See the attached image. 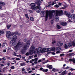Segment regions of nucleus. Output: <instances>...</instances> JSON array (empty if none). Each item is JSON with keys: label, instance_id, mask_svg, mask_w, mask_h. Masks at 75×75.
Returning a JSON list of instances; mask_svg holds the SVG:
<instances>
[{"label": "nucleus", "instance_id": "obj_23", "mask_svg": "<svg viewBox=\"0 0 75 75\" xmlns=\"http://www.w3.org/2000/svg\"><path fill=\"white\" fill-rule=\"evenodd\" d=\"M6 33L7 34H8V35H11V32L10 31H7L6 32Z\"/></svg>", "mask_w": 75, "mask_h": 75}, {"label": "nucleus", "instance_id": "obj_43", "mask_svg": "<svg viewBox=\"0 0 75 75\" xmlns=\"http://www.w3.org/2000/svg\"><path fill=\"white\" fill-rule=\"evenodd\" d=\"M38 58H35L34 59V60L35 61H38Z\"/></svg>", "mask_w": 75, "mask_h": 75}, {"label": "nucleus", "instance_id": "obj_63", "mask_svg": "<svg viewBox=\"0 0 75 75\" xmlns=\"http://www.w3.org/2000/svg\"><path fill=\"white\" fill-rule=\"evenodd\" d=\"M71 73L70 72L69 73H68V75H71Z\"/></svg>", "mask_w": 75, "mask_h": 75}, {"label": "nucleus", "instance_id": "obj_59", "mask_svg": "<svg viewBox=\"0 0 75 75\" xmlns=\"http://www.w3.org/2000/svg\"><path fill=\"white\" fill-rule=\"evenodd\" d=\"M16 60H20V59H19V58H17L16 59Z\"/></svg>", "mask_w": 75, "mask_h": 75}, {"label": "nucleus", "instance_id": "obj_4", "mask_svg": "<svg viewBox=\"0 0 75 75\" xmlns=\"http://www.w3.org/2000/svg\"><path fill=\"white\" fill-rule=\"evenodd\" d=\"M23 44V42H19L17 44L14 46V49L16 50L17 49H18V48H20L22 46V45Z\"/></svg>", "mask_w": 75, "mask_h": 75}, {"label": "nucleus", "instance_id": "obj_12", "mask_svg": "<svg viewBox=\"0 0 75 75\" xmlns=\"http://www.w3.org/2000/svg\"><path fill=\"white\" fill-rule=\"evenodd\" d=\"M47 51H48V48H43L42 49L41 51V53H44V52H47Z\"/></svg>", "mask_w": 75, "mask_h": 75}, {"label": "nucleus", "instance_id": "obj_53", "mask_svg": "<svg viewBox=\"0 0 75 75\" xmlns=\"http://www.w3.org/2000/svg\"><path fill=\"white\" fill-rule=\"evenodd\" d=\"M29 11L31 13H33V11L30 10V11Z\"/></svg>", "mask_w": 75, "mask_h": 75}, {"label": "nucleus", "instance_id": "obj_3", "mask_svg": "<svg viewBox=\"0 0 75 75\" xmlns=\"http://www.w3.org/2000/svg\"><path fill=\"white\" fill-rule=\"evenodd\" d=\"M30 45V41L28 40L26 42L25 46L23 47V49L22 50L21 52L22 54H25L26 50H28V48H29Z\"/></svg>", "mask_w": 75, "mask_h": 75}, {"label": "nucleus", "instance_id": "obj_24", "mask_svg": "<svg viewBox=\"0 0 75 75\" xmlns=\"http://www.w3.org/2000/svg\"><path fill=\"white\" fill-rule=\"evenodd\" d=\"M20 65L21 66H24V65H25V62L21 63L20 64Z\"/></svg>", "mask_w": 75, "mask_h": 75}, {"label": "nucleus", "instance_id": "obj_7", "mask_svg": "<svg viewBox=\"0 0 75 75\" xmlns=\"http://www.w3.org/2000/svg\"><path fill=\"white\" fill-rule=\"evenodd\" d=\"M10 44L11 45V46H14L15 45H16V44H17V42H16V40H12L10 42Z\"/></svg>", "mask_w": 75, "mask_h": 75}, {"label": "nucleus", "instance_id": "obj_10", "mask_svg": "<svg viewBox=\"0 0 75 75\" xmlns=\"http://www.w3.org/2000/svg\"><path fill=\"white\" fill-rule=\"evenodd\" d=\"M36 50H38V54H40V52H41V51H42V48L41 47H40L38 48V49H36Z\"/></svg>", "mask_w": 75, "mask_h": 75}, {"label": "nucleus", "instance_id": "obj_18", "mask_svg": "<svg viewBox=\"0 0 75 75\" xmlns=\"http://www.w3.org/2000/svg\"><path fill=\"white\" fill-rule=\"evenodd\" d=\"M17 39V36L16 35L13 36V40H16Z\"/></svg>", "mask_w": 75, "mask_h": 75}, {"label": "nucleus", "instance_id": "obj_32", "mask_svg": "<svg viewBox=\"0 0 75 75\" xmlns=\"http://www.w3.org/2000/svg\"><path fill=\"white\" fill-rule=\"evenodd\" d=\"M68 46L69 47H72V43H69L68 45Z\"/></svg>", "mask_w": 75, "mask_h": 75}, {"label": "nucleus", "instance_id": "obj_55", "mask_svg": "<svg viewBox=\"0 0 75 75\" xmlns=\"http://www.w3.org/2000/svg\"><path fill=\"white\" fill-rule=\"evenodd\" d=\"M26 73H27V72H26V71L23 72V74H26Z\"/></svg>", "mask_w": 75, "mask_h": 75}, {"label": "nucleus", "instance_id": "obj_1", "mask_svg": "<svg viewBox=\"0 0 75 75\" xmlns=\"http://www.w3.org/2000/svg\"><path fill=\"white\" fill-rule=\"evenodd\" d=\"M36 4L35 3H31L30 4L31 8L33 10H35L36 12L37 13H38L40 14H41L42 13L41 10L40 9V7L36 6Z\"/></svg>", "mask_w": 75, "mask_h": 75}, {"label": "nucleus", "instance_id": "obj_30", "mask_svg": "<svg viewBox=\"0 0 75 75\" xmlns=\"http://www.w3.org/2000/svg\"><path fill=\"white\" fill-rule=\"evenodd\" d=\"M55 20L56 21H58L59 20L58 17H57L55 19Z\"/></svg>", "mask_w": 75, "mask_h": 75}, {"label": "nucleus", "instance_id": "obj_27", "mask_svg": "<svg viewBox=\"0 0 75 75\" xmlns=\"http://www.w3.org/2000/svg\"><path fill=\"white\" fill-rule=\"evenodd\" d=\"M74 54V53H69L68 54V55L69 56V57H72Z\"/></svg>", "mask_w": 75, "mask_h": 75}, {"label": "nucleus", "instance_id": "obj_44", "mask_svg": "<svg viewBox=\"0 0 75 75\" xmlns=\"http://www.w3.org/2000/svg\"><path fill=\"white\" fill-rule=\"evenodd\" d=\"M60 52H61L60 51H58H58H57L56 52L57 54H59V53H60Z\"/></svg>", "mask_w": 75, "mask_h": 75}, {"label": "nucleus", "instance_id": "obj_38", "mask_svg": "<svg viewBox=\"0 0 75 75\" xmlns=\"http://www.w3.org/2000/svg\"><path fill=\"white\" fill-rule=\"evenodd\" d=\"M11 69H14L15 68V67H14V66H13L11 67Z\"/></svg>", "mask_w": 75, "mask_h": 75}, {"label": "nucleus", "instance_id": "obj_29", "mask_svg": "<svg viewBox=\"0 0 75 75\" xmlns=\"http://www.w3.org/2000/svg\"><path fill=\"white\" fill-rule=\"evenodd\" d=\"M52 71H53L54 72H56V71H59L58 70L55 69L54 68L52 70Z\"/></svg>", "mask_w": 75, "mask_h": 75}, {"label": "nucleus", "instance_id": "obj_56", "mask_svg": "<svg viewBox=\"0 0 75 75\" xmlns=\"http://www.w3.org/2000/svg\"><path fill=\"white\" fill-rule=\"evenodd\" d=\"M24 41L25 42H26V41H27V40L26 39H24Z\"/></svg>", "mask_w": 75, "mask_h": 75}, {"label": "nucleus", "instance_id": "obj_62", "mask_svg": "<svg viewBox=\"0 0 75 75\" xmlns=\"http://www.w3.org/2000/svg\"><path fill=\"white\" fill-rule=\"evenodd\" d=\"M22 71H25V69H24V68H23L22 69Z\"/></svg>", "mask_w": 75, "mask_h": 75}, {"label": "nucleus", "instance_id": "obj_39", "mask_svg": "<svg viewBox=\"0 0 75 75\" xmlns=\"http://www.w3.org/2000/svg\"><path fill=\"white\" fill-rule=\"evenodd\" d=\"M65 66H66V64H64L63 65V68L64 69H66V68H65Z\"/></svg>", "mask_w": 75, "mask_h": 75}, {"label": "nucleus", "instance_id": "obj_58", "mask_svg": "<svg viewBox=\"0 0 75 75\" xmlns=\"http://www.w3.org/2000/svg\"><path fill=\"white\" fill-rule=\"evenodd\" d=\"M38 62H41V60L40 59L38 61Z\"/></svg>", "mask_w": 75, "mask_h": 75}, {"label": "nucleus", "instance_id": "obj_48", "mask_svg": "<svg viewBox=\"0 0 75 75\" xmlns=\"http://www.w3.org/2000/svg\"><path fill=\"white\" fill-rule=\"evenodd\" d=\"M69 19L70 20H72V18L71 17V16H70V17L69 18Z\"/></svg>", "mask_w": 75, "mask_h": 75}, {"label": "nucleus", "instance_id": "obj_20", "mask_svg": "<svg viewBox=\"0 0 75 75\" xmlns=\"http://www.w3.org/2000/svg\"><path fill=\"white\" fill-rule=\"evenodd\" d=\"M71 17L73 19H75V14L71 15Z\"/></svg>", "mask_w": 75, "mask_h": 75}, {"label": "nucleus", "instance_id": "obj_13", "mask_svg": "<svg viewBox=\"0 0 75 75\" xmlns=\"http://www.w3.org/2000/svg\"><path fill=\"white\" fill-rule=\"evenodd\" d=\"M60 24L63 25V26H65L66 25V22H62L60 23Z\"/></svg>", "mask_w": 75, "mask_h": 75}, {"label": "nucleus", "instance_id": "obj_37", "mask_svg": "<svg viewBox=\"0 0 75 75\" xmlns=\"http://www.w3.org/2000/svg\"><path fill=\"white\" fill-rule=\"evenodd\" d=\"M25 16L26 18H28V19H29V17H28V14H26L25 15Z\"/></svg>", "mask_w": 75, "mask_h": 75}, {"label": "nucleus", "instance_id": "obj_26", "mask_svg": "<svg viewBox=\"0 0 75 75\" xmlns=\"http://www.w3.org/2000/svg\"><path fill=\"white\" fill-rule=\"evenodd\" d=\"M48 71V70L47 69H44L42 70V71H43V72H47Z\"/></svg>", "mask_w": 75, "mask_h": 75}, {"label": "nucleus", "instance_id": "obj_2", "mask_svg": "<svg viewBox=\"0 0 75 75\" xmlns=\"http://www.w3.org/2000/svg\"><path fill=\"white\" fill-rule=\"evenodd\" d=\"M54 11H48L47 10L46 11V15L45 17V21H47L48 20V17L50 19H51L52 18L53 16V14Z\"/></svg>", "mask_w": 75, "mask_h": 75}, {"label": "nucleus", "instance_id": "obj_34", "mask_svg": "<svg viewBox=\"0 0 75 75\" xmlns=\"http://www.w3.org/2000/svg\"><path fill=\"white\" fill-rule=\"evenodd\" d=\"M71 44H72V45H73V47H74V46H75V42H72Z\"/></svg>", "mask_w": 75, "mask_h": 75}, {"label": "nucleus", "instance_id": "obj_64", "mask_svg": "<svg viewBox=\"0 0 75 75\" xmlns=\"http://www.w3.org/2000/svg\"><path fill=\"white\" fill-rule=\"evenodd\" d=\"M37 63H38V62H37V61L34 62V64H37Z\"/></svg>", "mask_w": 75, "mask_h": 75}, {"label": "nucleus", "instance_id": "obj_21", "mask_svg": "<svg viewBox=\"0 0 75 75\" xmlns=\"http://www.w3.org/2000/svg\"><path fill=\"white\" fill-rule=\"evenodd\" d=\"M4 34V31L3 30H1L0 31V35H1V34Z\"/></svg>", "mask_w": 75, "mask_h": 75}, {"label": "nucleus", "instance_id": "obj_36", "mask_svg": "<svg viewBox=\"0 0 75 75\" xmlns=\"http://www.w3.org/2000/svg\"><path fill=\"white\" fill-rule=\"evenodd\" d=\"M54 7H57V8H58V7H59V5H58L57 4H56L54 6Z\"/></svg>", "mask_w": 75, "mask_h": 75}, {"label": "nucleus", "instance_id": "obj_45", "mask_svg": "<svg viewBox=\"0 0 75 75\" xmlns=\"http://www.w3.org/2000/svg\"><path fill=\"white\" fill-rule=\"evenodd\" d=\"M68 19H69V20H68V21H69V22H70V23H72V21H71L70 19H69V18H68Z\"/></svg>", "mask_w": 75, "mask_h": 75}, {"label": "nucleus", "instance_id": "obj_35", "mask_svg": "<svg viewBox=\"0 0 75 75\" xmlns=\"http://www.w3.org/2000/svg\"><path fill=\"white\" fill-rule=\"evenodd\" d=\"M65 72H66V71H64L63 72H62V75H65Z\"/></svg>", "mask_w": 75, "mask_h": 75}, {"label": "nucleus", "instance_id": "obj_47", "mask_svg": "<svg viewBox=\"0 0 75 75\" xmlns=\"http://www.w3.org/2000/svg\"><path fill=\"white\" fill-rule=\"evenodd\" d=\"M51 6V4H49V5L47 7H50Z\"/></svg>", "mask_w": 75, "mask_h": 75}, {"label": "nucleus", "instance_id": "obj_25", "mask_svg": "<svg viewBox=\"0 0 75 75\" xmlns=\"http://www.w3.org/2000/svg\"><path fill=\"white\" fill-rule=\"evenodd\" d=\"M57 27L58 29H61V28H62V27H60V26L59 25H57Z\"/></svg>", "mask_w": 75, "mask_h": 75}, {"label": "nucleus", "instance_id": "obj_33", "mask_svg": "<svg viewBox=\"0 0 75 75\" xmlns=\"http://www.w3.org/2000/svg\"><path fill=\"white\" fill-rule=\"evenodd\" d=\"M11 25H7V27L8 29H9V28H10V27H11Z\"/></svg>", "mask_w": 75, "mask_h": 75}, {"label": "nucleus", "instance_id": "obj_14", "mask_svg": "<svg viewBox=\"0 0 75 75\" xmlns=\"http://www.w3.org/2000/svg\"><path fill=\"white\" fill-rule=\"evenodd\" d=\"M66 16L69 18V17H71V15H70V13H68L67 11H66Z\"/></svg>", "mask_w": 75, "mask_h": 75}, {"label": "nucleus", "instance_id": "obj_5", "mask_svg": "<svg viewBox=\"0 0 75 75\" xmlns=\"http://www.w3.org/2000/svg\"><path fill=\"white\" fill-rule=\"evenodd\" d=\"M62 13H63V12L62 11L57 10L56 12V16H62Z\"/></svg>", "mask_w": 75, "mask_h": 75}, {"label": "nucleus", "instance_id": "obj_54", "mask_svg": "<svg viewBox=\"0 0 75 75\" xmlns=\"http://www.w3.org/2000/svg\"><path fill=\"white\" fill-rule=\"evenodd\" d=\"M6 45V44L3 43L2 45V47H4Z\"/></svg>", "mask_w": 75, "mask_h": 75}, {"label": "nucleus", "instance_id": "obj_17", "mask_svg": "<svg viewBox=\"0 0 75 75\" xmlns=\"http://www.w3.org/2000/svg\"><path fill=\"white\" fill-rule=\"evenodd\" d=\"M13 55L15 56H17L18 57H21V55L20 54L19 55H17L16 54V53L15 52H14V54H13Z\"/></svg>", "mask_w": 75, "mask_h": 75}, {"label": "nucleus", "instance_id": "obj_42", "mask_svg": "<svg viewBox=\"0 0 75 75\" xmlns=\"http://www.w3.org/2000/svg\"><path fill=\"white\" fill-rule=\"evenodd\" d=\"M14 34H15V35H18V32H16L14 33Z\"/></svg>", "mask_w": 75, "mask_h": 75}, {"label": "nucleus", "instance_id": "obj_41", "mask_svg": "<svg viewBox=\"0 0 75 75\" xmlns=\"http://www.w3.org/2000/svg\"><path fill=\"white\" fill-rule=\"evenodd\" d=\"M10 35H6V37H7V38H9L10 37Z\"/></svg>", "mask_w": 75, "mask_h": 75}, {"label": "nucleus", "instance_id": "obj_28", "mask_svg": "<svg viewBox=\"0 0 75 75\" xmlns=\"http://www.w3.org/2000/svg\"><path fill=\"white\" fill-rule=\"evenodd\" d=\"M30 21H34V19L33 17H30Z\"/></svg>", "mask_w": 75, "mask_h": 75}, {"label": "nucleus", "instance_id": "obj_46", "mask_svg": "<svg viewBox=\"0 0 75 75\" xmlns=\"http://www.w3.org/2000/svg\"><path fill=\"white\" fill-rule=\"evenodd\" d=\"M55 42H56V41L54 40L52 42V44H55Z\"/></svg>", "mask_w": 75, "mask_h": 75}, {"label": "nucleus", "instance_id": "obj_22", "mask_svg": "<svg viewBox=\"0 0 75 75\" xmlns=\"http://www.w3.org/2000/svg\"><path fill=\"white\" fill-rule=\"evenodd\" d=\"M4 5H5V3L3 2H0V6H4Z\"/></svg>", "mask_w": 75, "mask_h": 75}, {"label": "nucleus", "instance_id": "obj_49", "mask_svg": "<svg viewBox=\"0 0 75 75\" xmlns=\"http://www.w3.org/2000/svg\"><path fill=\"white\" fill-rule=\"evenodd\" d=\"M70 69V67H66V69Z\"/></svg>", "mask_w": 75, "mask_h": 75}, {"label": "nucleus", "instance_id": "obj_16", "mask_svg": "<svg viewBox=\"0 0 75 75\" xmlns=\"http://www.w3.org/2000/svg\"><path fill=\"white\" fill-rule=\"evenodd\" d=\"M52 66V65H48L47 66V68H49L50 69H51L52 68V67H51Z\"/></svg>", "mask_w": 75, "mask_h": 75}, {"label": "nucleus", "instance_id": "obj_6", "mask_svg": "<svg viewBox=\"0 0 75 75\" xmlns=\"http://www.w3.org/2000/svg\"><path fill=\"white\" fill-rule=\"evenodd\" d=\"M35 51V47L33 46H32L30 47V55H33V54H34Z\"/></svg>", "mask_w": 75, "mask_h": 75}, {"label": "nucleus", "instance_id": "obj_57", "mask_svg": "<svg viewBox=\"0 0 75 75\" xmlns=\"http://www.w3.org/2000/svg\"><path fill=\"white\" fill-rule=\"evenodd\" d=\"M45 11H42V14H43V16H44V13H45Z\"/></svg>", "mask_w": 75, "mask_h": 75}, {"label": "nucleus", "instance_id": "obj_19", "mask_svg": "<svg viewBox=\"0 0 75 75\" xmlns=\"http://www.w3.org/2000/svg\"><path fill=\"white\" fill-rule=\"evenodd\" d=\"M56 50L57 51H60L61 50V47H57L56 48Z\"/></svg>", "mask_w": 75, "mask_h": 75}, {"label": "nucleus", "instance_id": "obj_50", "mask_svg": "<svg viewBox=\"0 0 75 75\" xmlns=\"http://www.w3.org/2000/svg\"><path fill=\"white\" fill-rule=\"evenodd\" d=\"M64 54H60V57H62V56H64Z\"/></svg>", "mask_w": 75, "mask_h": 75}, {"label": "nucleus", "instance_id": "obj_52", "mask_svg": "<svg viewBox=\"0 0 75 75\" xmlns=\"http://www.w3.org/2000/svg\"><path fill=\"white\" fill-rule=\"evenodd\" d=\"M30 70H31V68H29L27 69L28 71H30Z\"/></svg>", "mask_w": 75, "mask_h": 75}, {"label": "nucleus", "instance_id": "obj_8", "mask_svg": "<svg viewBox=\"0 0 75 75\" xmlns=\"http://www.w3.org/2000/svg\"><path fill=\"white\" fill-rule=\"evenodd\" d=\"M35 3L37 4L38 7H40L41 5V1L40 0H37L36 2Z\"/></svg>", "mask_w": 75, "mask_h": 75}, {"label": "nucleus", "instance_id": "obj_51", "mask_svg": "<svg viewBox=\"0 0 75 75\" xmlns=\"http://www.w3.org/2000/svg\"><path fill=\"white\" fill-rule=\"evenodd\" d=\"M71 13H74V10H71Z\"/></svg>", "mask_w": 75, "mask_h": 75}, {"label": "nucleus", "instance_id": "obj_31", "mask_svg": "<svg viewBox=\"0 0 75 75\" xmlns=\"http://www.w3.org/2000/svg\"><path fill=\"white\" fill-rule=\"evenodd\" d=\"M30 54L31 55V53L30 52V51H29V52H27L25 54L27 56H28V55H29V54Z\"/></svg>", "mask_w": 75, "mask_h": 75}, {"label": "nucleus", "instance_id": "obj_60", "mask_svg": "<svg viewBox=\"0 0 75 75\" xmlns=\"http://www.w3.org/2000/svg\"><path fill=\"white\" fill-rule=\"evenodd\" d=\"M72 52V50H69V52Z\"/></svg>", "mask_w": 75, "mask_h": 75}, {"label": "nucleus", "instance_id": "obj_11", "mask_svg": "<svg viewBox=\"0 0 75 75\" xmlns=\"http://www.w3.org/2000/svg\"><path fill=\"white\" fill-rule=\"evenodd\" d=\"M62 45H63V43L61 42H59L57 44V47H61L62 46Z\"/></svg>", "mask_w": 75, "mask_h": 75}, {"label": "nucleus", "instance_id": "obj_61", "mask_svg": "<svg viewBox=\"0 0 75 75\" xmlns=\"http://www.w3.org/2000/svg\"><path fill=\"white\" fill-rule=\"evenodd\" d=\"M3 60H6V59H5V57H3L2 58Z\"/></svg>", "mask_w": 75, "mask_h": 75}, {"label": "nucleus", "instance_id": "obj_9", "mask_svg": "<svg viewBox=\"0 0 75 75\" xmlns=\"http://www.w3.org/2000/svg\"><path fill=\"white\" fill-rule=\"evenodd\" d=\"M55 51V48L54 47L47 49V51Z\"/></svg>", "mask_w": 75, "mask_h": 75}, {"label": "nucleus", "instance_id": "obj_15", "mask_svg": "<svg viewBox=\"0 0 75 75\" xmlns=\"http://www.w3.org/2000/svg\"><path fill=\"white\" fill-rule=\"evenodd\" d=\"M69 61H72V62H73V63L74 64H75V59H69Z\"/></svg>", "mask_w": 75, "mask_h": 75}, {"label": "nucleus", "instance_id": "obj_40", "mask_svg": "<svg viewBox=\"0 0 75 75\" xmlns=\"http://www.w3.org/2000/svg\"><path fill=\"white\" fill-rule=\"evenodd\" d=\"M69 70L72 71H74V70L75 71V69H72V68H71V69H69Z\"/></svg>", "mask_w": 75, "mask_h": 75}]
</instances>
